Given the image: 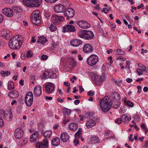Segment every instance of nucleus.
<instances>
[{"label": "nucleus", "instance_id": "19", "mask_svg": "<svg viewBox=\"0 0 148 148\" xmlns=\"http://www.w3.org/2000/svg\"><path fill=\"white\" fill-rule=\"evenodd\" d=\"M42 93V88L40 85L36 86L34 89V95L37 97L40 96Z\"/></svg>", "mask_w": 148, "mask_h": 148}, {"label": "nucleus", "instance_id": "10", "mask_svg": "<svg viewBox=\"0 0 148 148\" xmlns=\"http://www.w3.org/2000/svg\"><path fill=\"white\" fill-rule=\"evenodd\" d=\"M48 142L47 138L44 139L41 142H36L35 146L37 148H47L48 146Z\"/></svg>", "mask_w": 148, "mask_h": 148}, {"label": "nucleus", "instance_id": "43", "mask_svg": "<svg viewBox=\"0 0 148 148\" xmlns=\"http://www.w3.org/2000/svg\"><path fill=\"white\" fill-rule=\"evenodd\" d=\"M71 111L70 110L66 108H65L64 109V114L68 115L70 114Z\"/></svg>", "mask_w": 148, "mask_h": 148}, {"label": "nucleus", "instance_id": "20", "mask_svg": "<svg viewBox=\"0 0 148 148\" xmlns=\"http://www.w3.org/2000/svg\"><path fill=\"white\" fill-rule=\"evenodd\" d=\"M31 20L32 23L34 25L38 26L41 23V21L40 17L34 16H31Z\"/></svg>", "mask_w": 148, "mask_h": 148}, {"label": "nucleus", "instance_id": "53", "mask_svg": "<svg viewBox=\"0 0 148 148\" xmlns=\"http://www.w3.org/2000/svg\"><path fill=\"white\" fill-rule=\"evenodd\" d=\"M122 121V120L121 119L117 118L116 120L115 121V122L116 123H117L118 124H119L121 123V122Z\"/></svg>", "mask_w": 148, "mask_h": 148}, {"label": "nucleus", "instance_id": "25", "mask_svg": "<svg viewBox=\"0 0 148 148\" xmlns=\"http://www.w3.org/2000/svg\"><path fill=\"white\" fill-rule=\"evenodd\" d=\"M69 135L66 132L61 134L60 138L61 140L64 142H67L69 140Z\"/></svg>", "mask_w": 148, "mask_h": 148}, {"label": "nucleus", "instance_id": "39", "mask_svg": "<svg viewBox=\"0 0 148 148\" xmlns=\"http://www.w3.org/2000/svg\"><path fill=\"white\" fill-rule=\"evenodd\" d=\"M124 103L125 104H126V105L130 107H132L134 106V103L131 101H127L125 100L124 101Z\"/></svg>", "mask_w": 148, "mask_h": 148}, {"label": "nucleus", "instance_id": "15", "mask_svg": "<svg viewBox=\"0 0 148 148\" xmlns=\"http://www.w3.org/2000/svg\"><path fill=\"white\" fill-rule=\"evenodd\" d=\"M66 9L64 6L60 4L57 5L54 7L55 11L57 13L64 12Z\"/></svg>", "mask_w": 148, "mask_h": 148}, {"label": "nucleus", "instance_id": "42", "mask_svg": "<svg viewBox=\"0 0 148 148\" xmlns=\"http://www.w3.org/2000/svg\"><path fill=\"white\" fill-rule=\"evenodd\" d=\"M49 29L51 32H54L56 30L57 27L54 25L51 24L49 27Z\"/></svg>", "mask_w": 148, "mask_h": 148}, {"label": "nucleus", "instance_id": "32", "mask_svg": "<svg viewBox=\"0 0 148 148\" xmlns=\"http://www.w3.org/2000/svg\"><path fill=\"white\" fill-rule=\"evenodd\" d=\"M90 141L92 144H95L100 143L99 138L96 136L92 137L90 138Z\"/></svg>", "mask_w": 148, "mask_h": 148}, {"label": "nucleus", "instance_id": "59", "mask_svg": "<svg viewBox=\"0 0 148 148\" xmlns=\"http://www.w3.org/2000/svg\"><path fill=\"white\" fill-rule=\"evenodd\" d=\"M133 136V135L132 134H130V136L128 137L129 141L131 140V142H133L134 141V139L133 138L132 139V138Z\"/></svg>", "mask_w": 148, "mask_h": 148}, {"label": "nucleus", "instance_id": "48", "mask_svg": "<svg viewBox=\"0 0 148 148\" xmlns=\"http://www.w3.org/2000/svg\"><path fill=\"white\" fill-rule=\"evenodd\" d=\"M45 126L43 123H39V125L38 126V128L39 129H41L42 130H42L44 128Z\"/></svg>", "mask_w": 148, "mask_h": 148}, {"label": "nucleus", "instance_id": "9", "mask_svg": "<svg viewBox=\"0 0 148 148\" xmlns=\"http://www.w3.org/2000/svg\"><path fill=\"white\" fill-rule=\"evenodd\" d=\"M64 16L66 17V19L69 20L70 18L73 17L75 15V11L72 8H69L66 9L64 13Z\"/></svg>", "mask_w": 148, "mask_h": 148}, {"label": "nucleus", "instance_id": "16", "mask_svg": "<svg viewBox=\"0 0 148 148\" xmlns=\"http://www.w3.org/2000/svg\"><path fill=\"white\" fill-rule=\"evenodd\" d=\"M96 119L99 120V119H95V118H91L86 122V125L87 128H89L92 127L96 125V123H95L94 120Z\"/></svg>", "mask_w": 148, "mask_h": 148}, {"label": "nucleus", "instance_id": "7", "mask_svg": "<svg viewBox=\"0 0 148 148\" xmlns=\"http://www.w3.org/2000/svg\"><path fill=\"white\" fill-rule=\"evenodd\" d=\"M64 20L62 16H59L57 15L53 14L51 18V21L55 25H58Z\"/></svg>", "mask_w": 148, "mask_h": 148}, {"label": "nucleus", "instance_id": "60", "mask_svg": "<svg viewBox=\"0 0 148 148\" xmlns=\"http://www.w3.org/2000/svg\"><path fill=\"white\" fill-rule=\"evenodd\" d=\"M46 1L50 3H53L56 2L58 0H45Z\"/></svg>", "mask_w": 148, "mask_h": 148}, {"label": "nucleus", "instance_id": "5", "mask_svg": "<svg viewBox=\"0 0 148 148\" xmlns=\"http://www.w3.org/2000/svg\"><path fill=\"white\" fill-rule=\"evenodd\" d=\"M33 101V95L32 92H27L25 97V102L26 105L29 107L31 106Z\"/></svg>", "mask_w": 148, "mask_h": 148}, {"label": "nucleus", "instance_id": "22", "mask_svg": "<svg viewBox=\"0 0 148 148\" xmlns=\"http://www.w3.org/2000/svg\"><path fill=\"white\" fill-rule=\"evenodd\" d=\"M82 43V41L80 40L73 39L71 41L70 43L73 46L76 47L81 45Z\"/></svg>", "mask_w": 148, "mask_h": 148}, {"label": "nucleus", "instance_id": "41", "mask_svg": "<svg viewBox=\"0 0 148 148\" xmlns=\"http://www.w3.org/2000/svg\"><path fill=\"white\" fill-rule=\"evenodd\" d=\"M1 74L2 76L4 77L7 76L8 75H10V72L8 71H1Z\"/></svg>", "mask_w": 148, "mask_h": 148}, {"label": "nucleus", "instance_id": "49", "mask_svg": "<svg viewBox=\"0 0 148 148\" xmlns=\"http://www.w3.org/2000/svg\"><path fill=\"white\" fill-rule=\"evenodd\" d=\"M44 16L46 18L48 19L50 18V14L48 12H45L44 14Z\"/></svg>", "mask_w": 148, "mask_h": 148}, {"label": "nucleus", "instance_id": "29", "mask_svg": "<svg viewBox=\"0 0 148 148\" xmlns=\"http://www.w3.org/2000/svg\"><path fill=\"white\" fill-rule=\"evenodd\" d=\"M69 127L71 130L74 131L78 128V125L75 123H71L69 124Z\"/></svg>", "mask_w": 148, "mask_h": 148}, {"label": "nucleus", "instance_id": "26", "mask_svg": "<svg viewBox=\"0 0 148 148\" xmlns=\"http://www.w3.org/2000/svg\"><path fill=\"white\" fill-rule=\"evenodd\" d=\"M58 77V75H57L56 72L53 71H51L49 72L48 75H47L46 77V79L48 78L55 79L57 78Z\"/></svg>", "mask_w": 148, "mask_h": 148}, {"label": "nucleus", "instance_id": "35", "mask_svg": "<svg viewBox=\"0 0 148 148\" xmlns=\"http://www.w3.org/2000/svg\"><path fill=\"white\" fill-rule=\"evenodd\" d=\"M40 12L38 10L34 11L33 12L31 16H34L40 17Z\"/></svg>", "mask_w": 148, "mask_h": 148}, {"label": "nucleus", "instance_id": "17", "mask_svg": "<svg viewBox=\"0 0 148 148\" xmlns=\"http://www.w3.org/2000/svg\"><path fill=\"white\" fill-rule=\"evenodd\" d=\"M110 97V100H111L116 101L120 100L121 99L120 95L116 91L112 92L111 94Z\"/></svg>", "mask_w": 148, "mask_h": 148}, {"label": "nucleus", "instance_id": "63", "mask_svg": "<svg viewBox=\"0 0 148 148\" xmlns=\"http://www.w3.org/2000/svg\"><path fill=\"white\" fill-rule=\"evenodd\" d=\"M84 90V88H82V86H79V91L80 93H81L82 92H83Z\"/></svg>", "mask_w": 148, "mask_h": 148}, {"label": "nucleus", "instance_id": "2", "mask_svg": "<svg viewBox=\"0 0 148 148\" xmlns=\"http://www.w3.org/2000/svg\"><path fill=\"white\" fill-rule=\"evenodd\" d=\"M77 34L79 37L88 40L92 39L94 36L93 33L91 31L84 30H79Z\"/></svg>", "mask_w": 148, "mask_h": 148}, {"label": "nucleus", "instance_id": "57", "mask_svg": "<svg viewBox=\"0 0 148 148\" xmlns=\"http://www.w3.org/2000/svg\"><path fill=\"white\" fill-rule=\"evenodd\" d=\"M51 44L52 45V47L54 48H55L56 46H58V45L57 43H56L54 41L52 42Z\"/></svg>", "mask_w": 148, "mask_h": 148}, {"label": "nucleus", "instance_id": "44", "mask_svg": "<svg viewBox=\"0 0 148 148\" xmlns=\"http://www.w3.org/2000/svg\"><path fill=\"white\" fill-rule=\"evenodd\" d=\"M125 54V51H122L121 49H118L116 50V54L117 55H124Z\"/></svg>", "mask_w": 148, "mask_h": 148}, {"label": "nucleus", "instance_id": "8", "mask_svg": "<svg viewBox=\"0 0 148 148\" xmlns=\"http://www.w3.org/2000/svg\"><path fill=\"white\" fill-rule=\"evenodd\" d=\"M54 86L53 84L49 82L47 84H44L43 86V90L45 92L49 93H52L54 89Z\"/></svg>", "mask_w": 148, "mask_h": 148}, {"label": "nucleus", "instance_id": "52", "mask_svg": "<svg viewBox=\"0 0 148 148\" xmlns=\"http://www.w3.org/2000/svg\"><path fill=\"white\" fill-rule=\"evenodd\" d=\"M48 57V56L46 55H42L41 56V59L43 60H46L47 59Z\"/></svg>", "mask_w": 148, "mask_h": 148}, {"label": "nucleus", "instance_id": "37", "mask_svg": "<svg viewBox=\"0 0 148 148\" xmlns=\"http://www.w3.org/2000/svg\"><path fill=\"white\" fill-rule=\"evenodd\" d=\"M52 134V132L50 131H46L43 134L44 136L45 137L49 138Z\"/></svg>", "mask_w": 148, "mask_h": 148}, {"label": "nucleus", "instance_id": "12", "mask_svg": "<svg viewBox=\"0 0 148 148\" xmlns=\"http://www.w3.org/2000/svg\"><path fill=\"white\" fill-rule=\"evenodd\" d=\"M24 134L23 129L20 127L17 128L14 131V136L16 139H20Z\"/></svg>", "mask_w": 148, "mask_h": 148}, {"label": "nucleus", "instance_id": "64", "mask_svg": "<svg viewBox=\"0 0 148 148\" xmlns=\"http://www.w3.org/2000/svg\"><path fill=\"white\" fill-rule=\"evenodd\" d=\"M144 147H148V140H147L145 142V144L144 145Z\"/></svg>", "mask_w": 148, "mask_h": 148}, {"label": "nucleus", "instance_id": "1", "mask_svg": "<svg viewBox=\"0 0 148 148\" xmlns=\"http://www.w3.org/2000/svg\"><path fill=\"white\" fill-rule=\"evenodd\" d=\"M110 98L107 96L102 99L100 102L99 106L100 109L104 112L109 111L112 106L114 109L117 108L120 105V100L116 101L110 100Z\"/></svg>", "mask_w": 148, "mask_h": 148}, {"label": "nucleus", "instance_id": "50", "mask_svg": "<svg viewBox=\"0 0 148 148\" xmlns=\"http://www.w3.org/2000/svg\"><path fill=\"white\" fill-rule=\"evenodd\" d=\"M13 38H14L15 39H17L19 38V39H20L21 40L22 39V40H23V38L20 35H16Z\"/></svg>", "mask_w": 148, "mask_h": 148}, {"label": "nucleus", "instance_id": "31", "mask_svg": "<svg viewBox=\"0 0 148 148\" xmlns=\"http://www.w3.org/2000/svg\"><path fill=\"white\" fill-rule=\"evenodd\" d=\"M47 41L46 38L44 36L40 37L39 39L37 41V43L40 42L42 45L45 44Z\"/></svg>", "mask_w": 148, "mask_h": 148}, {"label": "nucleus", "instance_id": "4", "mask_svg": "<svg viewBox=\"0 0 148 148\" xmlns=\"http://www.w3.org/2000/svg\"><path fill=\"white\" fill-rule=\"evenodd\" d=\"M42 0H23V3L29 7H39L42 2Z\"/></svg>", "mask_w": 148, "mask_h": 148}, {"label": "nucleus", "instance_id": "55", "mask_svg": "<svg viewBox=\"0 0 148 148\" xmlns=\"http://www.w3.org/2000/svg\"><path fill=\"white\" fill-rule=\"evenodd\" d=\"M95 95V92H92L90 90L87 93V95L88 96H92Z\"/></svg>", "mask_w": 148, "mask_h": 148}, {"label": "nucleus", "instance_id": "14", "mask_svg": "<svg viewBox=\"0 0 148 148\" xmlns=\"http://www.w3.org/2000/svg\"><path fill=\"white\" fill-rule=\"evenodd\" d=\"M93 47L92 45L89 44L84 45L83 47V51L85 53H91L93 51Z\"/></svg>", "mask_w": 148, "mask_h": 148}, {"label": "nucleus", "instance_id": "62", "mask_svg": "<svg viewBox=\"0 0 148 148\" xmlns=\"http://www.w3.org/2000/svg\"><path fill=\"white\" fill-rule=\"evenodd\" d=\"M7 3L11 4L13 3L15 1L14 0H6Z\"/></svg>", "mask_w": 148, "mask_h": 148}, {"label": "nucleus", "instance_id": "61", "mask_svg": "<svg viewBox=\"0 0 148 148\" xmlns=\"http://www.w3.org/2000/svg\"><path fill=\"white\" fill-rule=\"evenodd\" d=\"M4 125V122L3 120L0 118V127H2Z\"/></svg>", "mask_w": 148, "mask_h": 148}, {"label": "nucleus", "instance_id": "6", "mask_svg": "<svg viewBox=\"0 0 148 148\" xmlns=\"http://www.w3.org/2000/svg\"><path fill=\"white\" fill-rule=\"evenodd\" d=\"M99 61V58L96 55L92 54L87 59L86 62L90 66H93L95 65Z\"/></svg>", "mask_w": 148, "mask_h": 148}, {"label": "nucleus", "instance_id": "58", "mask_svg": "<svg viewBox=\"0 0 148 148\" xmlns=\"http://www.w3.org/2000/svg\"><path fill=\"white\" fill-rule=\"evenodd\" d=\"M73 142L75 144V145L76 146L79 143V140L78 139H75L73 140Z\"/></svg>", "mask_w": 148, "mask_h": 148}, {"label": "nucleus", "instance_id": "18", "mask_svg": "<svg viewBox=\"0 0 148 148\" xmlns=\"http://www.w3.org/2000/svg\"><path fill=\"white\" fill-rule=\"evenodd\" d=\"M77 24L80 27L83 29L89 28L90 26L89 24L87 22L83 21H78Z\"/></svg>", "mask_w": 148, "mask_h": 148}, {"label": "nucleus", "instance_id": "54", "mask_svg": "<svg viewBox=\"0 0 148 148\" xmlns=\"http://www.w3.org/2000/svg\"><path fill=\"white\" fill-rule=\"evenodd\" d=\"M136 71L138 73V75H140L143 74V71L140 69L138 68L136 70Z\"/></svg>", "mask_w": 148, "mask_h": 148}, {"label": "nucleus", "instance_id": "13", "mask_svg": "<svg viewBox=\"0 0 148 148\" xmlns=\"http://www.w3.org/2000/svg\"><path fill=\"white\" fill-rule=\"evenodd\" d=\"M2 12L3 14L9 17H12L14 14L13 11L10 8H4L2 10Z\"/></svg>", "mask_w": 148, "mask_h": 148}, {"label": "nucleus", "instance_id": "27", "mask_svg": "<svg viewBox=\"0 0 148 148\" xmlns=\"http://www.w3.org/2000/svg\"><path fill=\"white\" fill-rule=\"evenodd\" d=\"M18 95V92L15 90L11 92H9L8 94V96L13 99L17 98Z\"/></svg>", "mask_w": 148, "mask_h": 148}, {"label": "nucleus", "instance_id": "23", "mask_svg": "<svg viewBox=\"0 0 148 148\" xmlns=\"http://www.w3.org/2000/svg\"><path fill=\"white\" fill-rule=\"evenodd\" d=\"M1 35L6 39H10V33L9 31L6 30H3L1 31Z\"/></svg>", "mask_w": 148, "mask_h": 148}, {"label": "nucleus", "instance_id": "38", "mask_svg": "<svg viewBox=\"0 0 148 148\" xmlns=\"http://www.w3.org/2000/svg\"><path fill=\"white\" fill-rule=\"evenodd\" d=\"M69 64L71 66V67H74L76 65V62L73 58H72L70 60Z\"/></svg>", "mask_w": 148, "mask_h": 148}, {"label": "nucleus", "instance_id": "47", "mask_svg": "<svg viewBox=\"0 0 148 148\" xmlns=\"http://www.w3.org/2000/svg\"><path fill=\"white\" fill-rule=\"evenodd\" d=\"M5 113L4 111L3 110H0V116L2 118H3L5 115Z\"/></svg>", "mask_w": 148, "mask_h": 148}, {"label": "nucleus", "instance_id": "45", "mask_svg": "<svg viewBox=\"0 0 148 148\" xmlns=\"http://www.w3.org/2000/svg\"><path fill=\"white\" fill-rule=\"evenodd\" d=\"M26 56L27 58L32 57L33 56V53L31 51L29 50L27 51Z\"/></svg>", "mask_w": 148, "mask_h": 148}, {"label": "nucleus", "instance_id": "46", "mask_svg": "<svg viewBox=\"0 0 148 148\" xmlns=\"http://www.w3.org/2000/svg\"><path fill=\"white\" fill-rule=\"evenodd\" d=\"M93 114L92 113L89 112L86 113L85 116H86V117L88 118L89 119H91V118H92L91 117H92Z\"/></svg>", "mask_w": 148, "mask_h": 148}, {"label": "nucleus", "instance_id": "21", "mask_svg": "<svg viewBox=\"0 0 148 148\" xmlns=\"http://www.w3.org/2000/svg\"><path fill=\"white\" fill-rule=\"evenodd\" d=\"M39 133L38 131L35 132L32 134L30 138V141L31 143L36 141L38 139Z\"/></svg>", "mask_w": 148, "mask_h": 148}, {"label": "nucleus", "instance_id": "40", "mask_svg": "<svg viewBox=\"0 0 148 148\" xmlns=\"http://www.w3.org/2000/svg\"><path fill=\"white\" fill-rule=\"evenodd\" d=\"M141 127L142 129L145 131V134H146L148 132V129L145 124H142L141 125Z\"/></svg>", "mask_w": 148, "mask_h": 148}, {"label": "nucleus", "instance_id": "3", "mask_svg": "<svg viewBox=\"0 0 148 148\" xmlns=\"http://www.w3.org/2000/svg\"><path fill=\"white\" fill-rule=\"evenodd\" d=\"M23 40L18 38L15 39L12 38L10 40L8 45L10 48L11 49H17L20 48L22 45Z\"/></svg>", "mask_w": 148, "mask_h": 148}, {"label": "nucleus", "instance_id": "34", "mask_svg": "<svg viewBox=\"0 0 148 148\" xmlns=\"http://www.w3.org/2000/svg\"><path fill=\"white\" fill-rule=\"evenodd\" d=\"M12 10H14V12H15L16 13H20L22 11V9L21 8L15 6L12 7Z\"/></svg>", "mask_w": 148, "mask_h": 148}, {"label": "nucleus", "instance_id": "33", "mask_svg": "<svg viewBox=\"0 0 148 148\" xmlns=\"http://www.w3.org/2000/svg\"><path fill=\"white\" fill-rule=\"evenodd\" d=\"M121 119L122 120V121H125L126 122H129L131 119V118L130 117H129L125 115V114H122L121 116Z\"/></svg>", "mask_w": 148, "mask_h": 148}, {"label": "nucleus", "instance_id": "30", "mask_svg": "<svg viewBox=\"0 0 148 148\" xmlns=\"http://www.w3.org/2000/svg\"><path fill=\"white\" fill-rule=\"evenodd\" d=\"M13 117L12 113L11 111L9 112L8 114H6L3 119L7 121L11 120Z\"/></svg>", "mask_w": 148, "mask_h": 148}, {"label": "nucleus", "instance_id": "56", "mask_svg": "<svg viewBox=\"0 0 148 148\" xmlns=\"http://www.w3.org/2000/svg\"><path fill=\"white\" fill-rule=\"evenodd\" d=\"M81 133L76 132L75 134V137L76 138H79L81 135Z\"/></svg>", "mask_w": 148, "mask_h": 148}, {"label": "nucleus", "instance_id": "36", "mask_svg": "<svg viewBox=\"0 0 148 148\" xmlns=\"http://www.w3.org/2000/svg\"><path fill=\"white\" fill-rule=\"evenodd\" d=\"M14 83L12 82H9L8 84V89L11 90L13 89L14 88Z\"/></svg>", "mask_w": 148, "mask_h": 148}, {"label": "nucleus", "instance_id": "11", "mask_svg": "<svg viewBox=\"0 0 148 148\" xmlns=\"http://www.w3.org/2000/svg\"><path fill=\"white\" fill-rule=\"evenodd\" d=\"M62 32L64 33L65 32H74L76 29L75 27L71 25L67 24L63 27L62 28Z\"/></svg>", "mask_w": 148, "mask_h": 148}, {"label": "nucleus", "instance_id": "24", "mask_svg": "<svg viewBox=\"0 0 148 148\" xmlns=\"http://www.w3.org/2000/svg\"><path fill=\"white\" fill-rule=\"evenodd\" d=\"M102 80L103 78L101 77H100L97 75L95 76V79L94 81L95 84L99 85H101Z\"/></svg>", "mask_w": 148, "mask_h": 148}, {"label": "nucleus", "instance_id": "51", "mask_svg": "<svg viewBox=\"0 0 148 148\" xmlns=\"http://www.w3.org/2000/svg\"><path fill=\"white\" fill-rule=\"evenodd\" d=\"M70 120V119H69L68 117L66 118L65 116L64 117V119L63 121V123L65 124H66L67 122H68Z\"/></svg>", "mask_w": 148, "mask_h": 148}, {"label": "nucleus", "instance_id": "28", "mask_svg": "<svg viewBox=\"0 0 148 148\" xmlns=\"http://www.w3.org/2000/svg\"><path fill=\"white\" fill-rule=\"evenodd\" d=\"M51 144L54 146L58 145L60 143V140L59 138L56 137L53 138L51 141Z\"/></svg>", "mask_w": 148, "mask_h": 148}]
</instances>
